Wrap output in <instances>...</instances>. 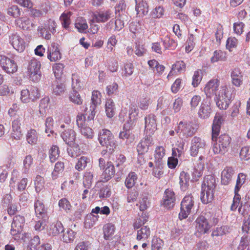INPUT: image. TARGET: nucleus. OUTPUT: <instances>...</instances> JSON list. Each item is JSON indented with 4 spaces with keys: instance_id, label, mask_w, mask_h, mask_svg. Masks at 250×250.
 <instances>
[{
    "instance_id": "1",
    "label": "nucleus",
    "mask_w": 250,
    "mask_h": 250,
    "mask_svg": "<svg viewBox=\"0 0 250 250\" xmlns=\"http://www.w3.org/2000/svg\"><path fill=\"white\" fill-rule=\"evenodd\" d=\"M98 140L101 146L105 147V151L108 153H112L117 146L114 136L108 129H103L99 131Z\"/></svg>"
},
{
    "instance_id": "2",
    "label": "nucleus",
    "mask_w": 250,
    "mask_h": 250,
    "mask_svg": "<svg viewBox=\"0 0 250 250\" xmlns=\"http://www.w3.org/2000/svg\"><path fill=\"white\" fill-rule=\"evenodd\" d=\"M24 224L25 218L23 216L17 215L13 217L11 226L10 234L15 239L20 238L19 235L22 231Z\"/></svg>"
},
{
    "instance_id": "3",
    "label": "nucleus",
    "mask_w": 250,
    "mask_h": 250,
    "mask_svg": "<svg viewBox=\"0 0 250 250\" xmlns=\"http://www.w3.org/2000/svg\"><path fill=\"white\" fill-rule=\"evenodd\" d=\"M194 205V198L191 195L185 196L181 203V211L179 214V218L180 220L188 217Z\"/></svg>"
},
{
    "instance_id": "4",
    "label": "nucleus",
    "mask_w": 250,
    "mask_h": 250,
    "mask_svg": "<svg viewBox=\"0 0 250 250\" xmlns=\"http://www.w3.org/2000/svg\"><path fill=\"white\" fill-rule=\"evenodd\" d=\"M175 131L180 138H187L192 136L196 131V128L190 122L181 121Z\"/></svg>"
},
{
    "instance_id": "5",
    "label": "nucleus",
    "mask_w": 250,
    "mask_h": 250,
    "mask_svg": "<svg viewBox=\"0 0 250 250\" xmlns=\"http://www.w3.org/2000/svg\"><path fill=\"white\" fill-rule=\"evenodd\" d=\"M41 66L40 62L35 59H32L29 62L28 71L30 78L34 82H38L41 79Z\"/></svg>"
},
{
    "instance_id": "6",
    "label": "nucleus",
    "mask_w": 250,
    "mask_h": 250,
    "mask_svg": "<svg viewBox=\"0 0 250 250\" xmlns=\"http://www.w3.org/2000/svg\"><path fill=\"white\" fill-rule=\"evenodd\" d=\"M217 106L220 109H226L231 101V95L229 91L226 89H223L218 95H216L215 99Z\"/></svg>"
},
{
    "instance_id": "7",
    "label": "nucleus",
    "mask_w": 250,
    "mask_h": 250,
    "mask_svg": "<svg viewBox=\"0 0 250 250\" xmlns=\"http://www.w3.org/2000/svg\"><path fill=\"white\" fill-rule=\"evenodd\" d=\"M0 65L8 74H13L18 69V66L15 61L5 56H0Z\"/></svg>"
},
{
    "instance_id": "8",
    "label": "nucleus",
    "mask_w": 250,
    "mask_h": 250,
    "mask_svg": "<svg viewBox=\"0 0 250 250\" xmlns=\"http://www.w3.org/2000/svg\"><path fill=\"white\" fill-rule=\"evenodd\" d=\"M205 146L206 142L204 140L196 136L194 137L191 140L190 149L191 155L194 157L198 153L203 152Z\"/></svg>"
},
{
    "instance_id": "9",
    "label": "nucleus",
    "mask_w": 250,
    "mask_h": 250,
    "mask_svg": "<svg viewBox=\"0 0 250 250\" xmlns=\"http://www.w3.org/2000/svg\"><path fill=\"white\" fill-rule=\"evenodd\" d=\"M175 200L174 191L167 188L165 191L161 204L166 208L169 209L175 205Z\"/></svg>"
},
{
    "instance_id": "10",
    "label": "nucleus",
    "mask_w": 250,
    "mask_h": 250,
    "mask_svg": "<svg viewBox=\"0 0 250 250\" xmlns=\"http://www.w3.org/2000/svg\"><path fill=\"white\" fill-rule=\"evenodd\" d=\"M211 111L210 100L208 98L204 99L198 111L199 117L203 119H207L209 117Z\"/></svg>"
},
{
    "instance_id": "11",
    "label": "nucleus",
    "mask_w": 250,
    "mask_h": 250,
    "mask_svg": "<svg viewBox=\"0 0 250 250\" xmlns=\"http://www.w3.org/2000/svg\"><path fill=\"white\" fill-rule=\"evenodd\" d=\"M224 119L222 115L219 113H216L212 125V140L213 141H216L217 137L219 135L221 125L223 123Z\"/></svg>"
},
{
    "instance_id": "12",
    "label": "nucleus",
    "mask_w": 250,
    "mask_h": 250,
    "mask_svg": "<svg viewBox=\"0 0 250 250\" xmlns=\"http://www.w3.org/2000/svg\"><path fill=\"white\" fill-rule=\"evenodd\" d=\"M195 227L197 230L201 233H206L210 229V224L208 222L207 217L205 216H200L195 220ZM209 223H210L209 222Z\"/></svg>"
},
{
    "instance_id": "13",
    "label": "nucleus",
    "mask_w": 250,
    "mask_h": 250,
    "mask_svg": "<svg viewBox=\"0 0 250 250\" xmlns=\"http://www.w3.org/2000/svg\"><path fill=\"white\" fill-rule=\"evenodd\" d=\"M153 144V139L150 135H146L137 145V150L139 154H143L147 152L149 147Z\"/></svg>"
},
{
    "instance_id": "14",
    "label": "nucleus",
    "mask_w": 250,
    "mask_h": 250,
    "mask_svg": "<svg viewBox=\"0 0 250 250\" xmlns=\"http://www.w3.org/2000/svg\"><path fill=\"white\" fill-rule=\"evenodd\" d=\"M10 42L13 48L18 52H22L25 49L24 40L17 34H12L10 37Z\"/></svg>"
},
{
    "instance_id": "15",
    "label": "nucleus",
    "mask_w": 250,
    "mask_h": 250,
    "mask_svg": "<svg viewBox=\"0 0 250 250\" xmlns=\"http://www.w3.org/2000/svg\"><path fill=\"white\" fill-rule=\"evenodd\" d=\"M219 82L216 79L210 80L206 85L204 91L207 98H210L214 95H217L216 92L218 90Z\"/></svg>"
},
{
    "instance_id": "16",
    "label": "nucleus",
    "mask_w": 250,
    "mask_h": 250,
    "mask_svg": "<svg viewBox=\"0 0 250 250\" xmlns=\"http://www.w3.org/2000/svg\"><path fill=\"white\" fill-rule=\"evenodd\" d=\"M76 136V132L72 129H66L61 134L63 140L70 146H74L76 145L75 143Z\"/></svg>"
},
{
    "instance_id": "17",
    "label": "nucleus",
    "mask_w": 250,
    "mask_h": 250,
    "mask_svg": "<svg viewBox=\"0 0 250 250\" xmlns=\"http://www.w3.org/2000/svg\"><path fill=\"white\" fill-rule=\"evenodd\" d=\"M113 17L110 10H100L94 14V19L97 22H105Z\"/></svg>"
},
{
    "instance_id": "18",
    "label": "nucleus",
    "mask_w": 250,
    "mask_h": 250,
    "mask_svg": "<svg viewBox=\"0 0 250 250\" xmlns=\"http://www.w3.org/2000/svg\"><path fill=\"white\" fill-rule=\"evenodd\" d=\"M157 125L155 120V116L153 114H149L145 118V131L146 133H149V135L153 134L156 130Z\"/></svg>"
},
{
    "instance_id": "19",
    "label": "nucleus",
    "mask_w": 250,
    "mask_h": 250,
    "mask_svg": "<svg viewBox=\"0 0 250 250\" xmlns=\"http://www.w3.org/2000/svg\"><path fill=\"white\" fill-rule=\"evenodd\" d=\"M58 46V44L52 43L48 47L47 58L51 62H56L61 58V55Z\"/></svg>"
},
{
    "instance_id": "20",
    "label": "nucleus",
    "mask_w": 250,
    "mask_h": 250,
    "mask_svg": "<svg viewBox=\"0 0 250 250\" xmlns=\"http://www.w3.org/2000/svg\"><path fill=\"white\" fill-rule=\"evenodd\" d=\"M21 121V118L19 117L14 120L12 122V132L11 133V137L16 140H20L22 136L20 127Z\"/></svg>"
},
{
    "instance_id": "21",
    "label": "nucleus",
    "mask_w": 250,
    "mask_h": 250,
    "mask_svg": "<svg viewBox=\"0 0 250 250\" xmlns=\"http://www.w3.org/2000/svg\"><path fill=\"white\" fill-rule=\"evenodd\" d=\"M115 172L114 166L111 162H107L106 167L101 177V182H106L110 180Z\"/></svg>"
},
{
    "instance_id": "22",
    "label": "nucleus",
    "mask_w": 250,
    "mask_h": 250,
    "mask_svg": "<svg viewBox=\"0 0 250 250\" xmlns=\"http://www.w3.org/2000/svg\"><path fill=\"white\" fill-rule=\"evenodd\" d=\"M35 212L39 218H43L47 220L48 218L46 209L44 204L40 200H37L34 204Z\"/></svg>"
},
{
    "instance_id": "23",
    "label": "nucleus",
    "mask_w": 250,
    "mask_h": 250,
    "mask_svg": "<svg viewBox=\"0 0 250 250\" xmlns=\"http://www.w3.org/2000/svg\"><path fill=\"white\" fill-rule=\"evenodd\" d=\"M214 190H209L206 188V187L202 188L201 191V200L204 204H207L211 203L214 198Z\"/></svg>"
},
{
    "instance_id": "24",
    "label": "nucleus",
    "mask_w": 250,
    "mask_h": 250,
    "mask_svg": "<svg viewBox=\"0 0 250 250\" xmlns=\"http://www.w3.org/2000/svg\"><path fill=\"white\" fill-rule=\"evenodd\" d=\"M136 230V239L139 241H146L150 235V228L148 226H143Z\"/></svg>"
},
{
    "instance_id": "25",
    "label": "nucleus",
    "mask_w": 250,
    "mask_h": 250,
    "mask_svg": "<svg viewBox=\"0 0 250 250\" xmlns=\"http://www.w3.org/2000/svg\"><path fill=\"white\" fill-rule=\"evenodd\" d=\"M64 232V228L61 222H57L50 225L47 229V233L50 236H56Z\"/></svg>"
},
{
    "instance_id": "26",
    "label": "nucleus",
    "mask_w": 250,
    "mask_h": 250,
    "mask_svg": "<svg viewBox=\"0 0 250 250\" xmlns=\"http://www.w3.org/2000/svg\"><path fill=\"white\" fill-rule=\"evenodd\" d=\"M234 170L231 167H226L222 172L221 183L224 185H227L230 182Z\"/></svg>"
},
{
    "instance_id": "27",
    "label": "nucleus",
    "mask_w": 250,
    "mask_h": 250,
    "mask_svg": "<svg viewBox=\"0 0 250 250\" xmlns=\"http://www.w3.org/2000/svg\"><path fill=\"white\" fill-rule=\"evenodd\" d=\"M155 166L161 167L163 165L162 159L165 155V149L162 146H157L155 149Z\"/></svg>"
},
{
    "instance_id": "28",
    "label": "nucleus",
    "mask_w": 250,
    "mask_h": 250,
    "mask_svg": "<svg viewBox=\"0 0 250 250\" xmlns=\"http://www.w3.org/2000/svg\"><path fill=\"white\" fill-rule=\"evenodd\" d=\"M216 180L214 176L211 175L206 176L202 184V188L206 187L209 190H214L216 187Z\"/></svg>"
},
{
    "instance_id": "29",
    "label": "nucleus",
    "mask_w": 250,
    "mask_h": 250,
    "mask_svg": "<svg viewBox=\"0 0 250 250\" xmlns=\"http://www.w3.org/2000/svg\"><path fill=\"white\" fill-rule=\"evenodd\" d=\"M179 179V184L181 190L186 191L189 186V174L185 171H182L180 173Z\"/></svg>"
},
{
    "instance_id": "30",
    "label": "nucleus",
    "mask_w": 250,
    "mask_h": 250,
    "mask_svg": "<svg viewBox=\"0 0 250 250\" xmlns=\"http://www.w3.org/2000/svg\"><path fill=\"white\" fill-rule=\"evenodd\" d=\"M133 135L130 128V123L125 124L123 131L120 133L119 138L123 140L129 139L131 141L133 139Z\"/></svg>"
},
{
    "instance_id": "31",
    "label": "nucleus",
    "mask_w": 250,
    "mask_h": 250,
    "mask_svg": "<svg viewBox=\"0 0 250 250\" xmlns=\"http://www.w3.org/2000/svg\"><path fill=\"white\" fill-rule=\"evenodd\" d=\"M242 77L239 69H234L231 73L232 83L237 86H240L242 83Z\"/></svg>"
},
{
    "instance_id": "32",
    "label": "nucleus",
    "mask_w": 250,
    "mask_h": 250,
    "mask_svg": "<svg viewBox=\"0 0 250 250\" xmlns=\"http://www.w3.org/2000/svg\"><path fill=\"white\" fill-rule=\"evenodd\" d=\"M137 14L145 15L148 13L147 4L143 0H135Z\"/></svg>"
},
{
    "instance_id": "33",
    "label": "nucleus",
    "mask_w": 250,
    "mask_h": 250,
    "mask_svg": "<svg viewBox=\"0 0 250 250\" xmlns=\"http://www.w3.org/2000/svg\"><path fill=\"white\" fill-rule=\"evenodd\" d=\"M65 90V84L63 83L56 81L53 84V93L55 95L61 96L62 95Z\"/></svg>"
},
{
    "instance_id": "34",
    "label": "nucleus",
    "mask_w": 250,
    "mask_h": 250,
    "mask_svg": "<svg viewBox=\"0 0 250 250\" xmlns=\"http://www.w3.org/2000/svg\"><path fill=\"white\" fill-rule=\"evenodd\" d=\"M217 142L221 145L222 148L227 151L230 143V137L228 135L224 134L220 135L218 139L217 138Z\"/></svg>"
},
{
    "instance_id": "35",
    "label": "nucleus",
    "mask_w": 250,
    "mask_h": 250,
    "mask_svg": "<svg viewBox=\"0 0 250 250\" xmlns=\"http://www.w3.org/2000/svg\"><path fill=\"white\" fill-rule=\"evenodd\" d=\"M64 168V163L61 161L57 162L55 165L54 170L51 176L53 180L57 179L60 174H62Z\"/></svg>"
},
{
    "instance_id": "36",
    "label": "nucleus",
    "mask_w": 250,
    "mask_h": 250,
    "mask_svg": "<svg viewBox=\"0 0 250 250\" xmlns=\"http://www.w3.org/2000/svg\"><path fill=\"white\" fill-rule=\"evenodd\" d=\"M26 140L27 142L32 145L37 144L38 139V135L36 130L31 129L28 131L26 135Z\"/></svg>"
},
{
    "instance_id": "37",
    "label": "nucleus",
    "mask_w": 250,
    "mask_h": 250,
    "mask_svg": "<svg viewBox=\"0 0 250 250\" xmlns=\"http://www.w3.org/2000/svg\"><path fill=\"white\" fill-rule=\"evenodd\" d=\"M62 240L63 242L68 243L72 242L76 236V232L70 229H67L66 231L63 232Z\"/></svg>"
},
{
    "instance_id": "38",
    "label": "nucleus",
    "mask_w": 250,
    "mask_h": 250,
    "mask_svg": "<svg viewBox=\"0 0 250 250\" xmlns=\"http://www.w3.org/2000/svg\"><path fill=\"white\" fill-rule=\"evenodd\" d=\"M75 27L80 32H84L88 28L86 21L82 17H78L75 22Z\"/></svg>"
},
{
    "instance_id": "39",
    "label": "nucleus",
    "mask_w": 250,
    "mask_h": 250,
    "mask_svg": "<svg viewBox=\"0 0 250 250\" xmlns=\"http://www.w3.org/2000/svg\"><path fill=\"white\" fill-rule=\"evenodd\" d=\"M99 216L94 215L92 213L87 214L85 217L84 220V226L86 228H91L98 221Z\"/></svg>"
},
{
    "instance_id": "40",
    "label": "nucleus",
    "mask_w": 250,
    "mask_h": 250,
    "mask_svg": "<svg viewBox=\"0 0 250 250\" xmlns=\"http://www.w3.org/2000/svg\"><path fill=\"white\" fill-rule=\"evenodd\" d=\"M101 96L100 93L97 91L92 92L90 105L92 110L95 109L97 105L101 104Z\"/></svg>"
},
{
    "instance_id": "41",
    "label": "nucleus",
    "mask_w": 250,
    "mask_h": 250,
    "mask_svg": "<svg viewBox=\"0 0 250 250\" xmlns=\"http://www.w3.org/2000/svg\"><path fill=\"white\" fill-rule=\"evenodd\" d=\"M18 22L20 23L19 26L23 30H30L31 27L34 26V24L31 21L26 17L21 18L18 20Z\"/></svg>"
},
{
    "instance_id": "42",
    "label": "nucleus",
    "mask_w": 250,
    "mask_h": 250,
    "mask_svg": "<svg viewBox=\"0 0 250 250\" xmlns=\"http://www.w3.org/2000/svg\"><path fill=\"white\" fill-rule=\"evenodd\" d=\"M137 179V176L135 172H130L125 181V185L126 188H132L134 186Z\"/></svg>"
},
{
    "instance_id": "43",
    "label": "nucleus",
    "mask_w": 250,
    "mask_h": 250,
    "mask_svg": "<svg viewBox=\"0 0 250 250\" xmlns=\"http://www.w3.org/2000/svg\"><path fill=\"white\" fill-rule=\"evenodd\" d=\"M114 103L111 99L108 100L105 104V112L108 118H112L115 114Z\"/></svg>"
},
{
    "instance_id": "44",
    "label": "nucleus",
    "mask_w": 250,
    "mask_h": 250,
    "mask_svg": "<svg viewBox=\"0 0 250 250\" xmlns=\"http://www.w3.org/2000/svg\"><path fill=\"white\" fill-rule=\"evenodd\" d=\"M148 217L146 214L142 213V215L137 218L133 224L134 229H138L143 226H145L144 224L147 221Z\"/></svg>"
},
{
    "instance_id": "45",
    "label": "nucleus",
    "mask_w": 250,
    "mask_h": 250,
    "mask_svg": "<svg viewBox=\"0 0 250 250\" xmlns=\"http://www.w3.org/2000/svg\"><path fill=\"white\" fill-rule=\"evenodd\" d=\"M203 167V165H200L197 168L195 167L192 169L190 172L192 176L191 181H197L198 180L199 178H200L202 175V170Z\"/></svg>"
},
{
    "instance_id": "46",
    "label": "nucleus",
    "mask_w": 250,
    "mask_h": 250,
    "mask_svg": "<svg viewBox=\"0 0 250 250\" xmlns=\"http://www.w3.org/2000/svg\"><path fill=\"white\" fill-rule=\"evenodd\" d=\"M93 174L90 171H86L84 173L83 181V185L85 188H90L93 182Z\"/></svg>"
},
{
    "instance_id": "47",
    "label": "nucleus",
    "mask_w": 250,
    "mask_h": 250,
    "mask_svg": "<svg viewBox=\"0 0 250 250\" xmlns=\"http://www.w3.org/2000/svg\"><path fill=\"white\" fill-rule=\"evenodd\" d=\"M103 230L104 238L108 239L114 234L115 227L113 224L108 223L104 226Z\"/></svg>"
},
{
    "instance_id": "48",
    "label": "nucleus",
    "mask_w": 250,
    "mask_h": 250,
    "mask_svg": "<svg viewBox=\"0 0 250 250\" xmlns=\"http://www.w3.org/2000/svg\"><path fill=\"white\" fill-rule=\"evenodd\" d=\"M116 17H120L125 15V13L126 4L125 1L121 0L115 7Z\"/></svg>"
},
{
    "instance_id": "49",
    "label": "nucleus",
    "mask_w": 250,
    "mask_h": 250,
    "mask_svg": "<svg viewBox=\"0 0 250 250\" xmlns=\"http://www.w3.org/2000/svg\"><path fill=\"white\" fill-rule=\"evenodd\" d=\"M90 162L89 158L85 156H82L79 159L76 165L75 168L79 171L82 170L86 167L87 164L90 163Z\"/></svg>"
},
{
    "instance_id": "50",
    "label": "nucleus",
    "mask_w": 250,
    "mask_h": 250,
    "mask_svg": "<svg viewBox=\"0 0 250 250\" xmlns=\"http://www.w3.org/2000/svg\"><path fill=\"white\" fill-rule=\"evenodd\" d=\"M77 89H73L69 95V100L74 104L77 105H81L82 104L83 100L80 96V95L77 91Z\"/></svg>"
},
{
    "instance_id": "51",
    "label": "nucleus",
    "mask_w": 250,
    "mask_h": 250,
    "mask_svg": "<svg viewBox=\"0 0 250 250\" xmlns=\"http://www.w3.org/2000/svg\"><path fill=\"white\" fill-rule=\"evenodd\" d=\"M60 151L57 146H52L49 150V159L51 163H54L59 156Z\"/></svg>"
},
{
    "instance_id": "52",
    "label": "nucleus",
    "mask_w": 250,
    "mask_h": 250,
    "mask_svg": "<svg viewBox=\"0 0 250 250\" xmlns=\"http://www.w3.org/2000/svg\"><path fill=\"white\" fill-rule=\"evenodd\" d=\"M7 13L14 18H18L21 15V11L17 5H12L7 9Z\"/></svg>"
},
{
    "instance_id": "53",
    "label": "nucleus",
    "mask_w": 250,
    "mask_h": 250,
    "mask_svg": "<svg viewBox=\"0 0 250 250\" xmlns=\"http://www.w3.org/2000/svg\"><path fill=\"white\" fill-rule=\"evenodd\" d=\"M79 129L82 135L86 138L92 139L94 137V132L90 127L85 125Z\"/></svg>"
},
{
    "instance_id": "54",
    "label": "nucleus",
    "mask_w": 250,
    "mask_h": 250,
    "mask_svg": "<svg viewBox=\"0 0 250 250\" xmlns=\"http://www.w3.org/2000/svg\"><path fill=\"white\" fill-rule=\"evenodd\" d=\"M59 206L66 212L70 211L71 206L69 201L65 198H62L59 201Z\"/></svg>"
},
{
    "instance_id": "55",
    "label": "nucleus",
    "mask_w": 250,
    "mask_h": 250,
    "mask_svg": "<svg viewBox=\"0 0 250 250\" xmlns=\"http://www.w3.org/2000/svg\"><path fill=\"white\" fill-rule=\"evenodd\" d=\"M202 79V73L201 70H198L195 71L192 78V85L194 87H197L200 83Z\"/></svg>"
},
{
    "instance_id": "56",
    "label": "nucleus",
    "mask_w": 250,
    "mask_h": 250,
    "mask_svg": "<svg viewBox=\"0 0 250 250\" xmlns=\"http://www.w3.org/2000/svg\"><path fill=\"white\" fill-rule=\"evenodd\" d=\"M71 15V12H69L66 14L63 13L61 17H60V20L62 22V26L65 29L68 28L69 25L70 23V18Z\"/></svg>"
},
{
    "instance_id": "57",
    "label": "nucleus",
    "mask_w": 250,
    "mask_h": 250,
    "mask_svg": "<svg viewBox=\"0 0 250 250\" xmlns=\"http://www.w3.org/2000/svg\"><path fill=\"white\" fill-rule=\"evenodd\" d=\"M246 180V175L243 173H239L238 175L236 184L234 189V192L239 191L242 186L244 184Z\"/></svg>"
},
{
    "instance_id": "58",
    "label": "nucleus",
    "mask_w": 250,
    "mask_h": 250,
    "mask_svg": "<svg viewBox=\"0 0 250 250\" xmlns=\"http://www.w3.org/2000/svg\"><path fill=\"white\" fill-rule=\"evenodd\" d=\"M44 179L40 175H37L35 180V188L37 192H40L44 187Z\"/></svg>"
},
{
    "instance_id": "59",
    "label": "nucleus",
    "mask_w": 250,
    "mask_h": 250,
    "mask_svg": "<svg viewBox=\"0 0 250 250\" xmlns=\"http://www.w3.org/2000/svg\"><path fill=\"white\" fill-rule=\"evenodd\" d=\"M225 56L224 53L220 50H216L213 53V56L211 58V62L212 63L218 61H225Z\"/></svg>"
},
{
    "instance_id": "60",
    "label": "nucleus",
    "mask_w": 250,
    "mask_h": 250,
    "mask_svg": "<svg viewBox=\"0 0 250 250\" xmlns=\"http://www.w3.org/2000/svg\"><path fill=\"white\" fill-rule=\"evenodd\" d=\"M240 157L244 161H248L250 159V147H243L240 152Z\"/></svg>"
},
{
    "instance_id": "61",
    "label": "nucleus",
    "mask_w": 250,
    "mask_h": 250,
    "mask_svg": "<svg viewBox=\"0 0 250 250\" xmlns=\"http://www.w3.org/2000/svg\"><path fill=\"white\" fill-rule=\"evenodd\" d=\"M163 44L166 48L172 47L175 48L177 45V42L172 39H170L169 37L166 36L163 40Z\"/></svg>"
},
{
    "instance_id": "62",
    "label": "nucleus",
    "mask_w": 250,
    "mask_h": 250,
    "mask_svg": "<svg viewBox=\"0 0 250 250\" xmlns=\"http://www.w3.org/2000/svg\"><path fill=\"white\" fill-rule=\"evenodd\" d=\"M45 131L46 133H50L53 134V119L52 117H49L46 119L45 120Z\"/></svg>"
},
{
    "instance_id": "63",
    "label": "nucleus",
    "mask_w": 250,
    "mask_h": 250,
    "mask_svg": "<svg viewBox=\"0 0 250 250\" xmlns=\"http://www.w3.org/2000/svg\"><path fill=\"white\" fill-rule=\"evenodd\" d=\"M33 158L30 155H27L25 157L23 162V169L25 173H26L28 171V169L33 163Z\"/></svg>"
},
{
    "instance_id": "64",
    "label": "nucleus",
    "mask_w": 250,
    "mask_h": 250,
    "mask_svg": "<svg viewBox=\"0 0 250 250\" xmlns=\"http://www.w3.org/2000/svg\"><path fill=\"white\" fill-rule=\"evenodd\" d=\"M250 243V237L244 236L241 238L239 245L238 247V250H244Z\"/></svg>"
}]
</instances>
